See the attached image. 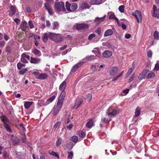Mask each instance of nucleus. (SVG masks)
I'll list each match as a JSON object with an SVG mask.
<instances>
[{"instance_id": "obj_32", "label": "nucleus", "mask_w": 159, "mask_h": 159, "mask_svg": "<svg viewBox=\"0 0 159 159\" xmlns=\"http://www.w3.org/2000/svg\"><path fill=\"white\" fill-rule=\"evenodd\" d=\"M63 101L58 99L57 105L56 106L59 109H61L62 106Z\"/></svg>"}, {"instance_id": "obj_19", "label": "nucleus", "mask_w": 159, "mask_h": 159, "mask_svg": "<svg viewBox=\"0 0 159 159\" xmlns=\"http://www.w3.org/2000/svg\"><path fill=\"white\" fill-rule=\"evenodd\" d=\"M106 117H102L101 119V122L103 123H107L109 122L111 120V117L106 116Z\"/></svg>"}, {"instance_id": "obj_58", "label": "nucleus", "mask_w": 159, "mask_h": 159, "mask_svg": "<svg viewBox=\"0 0 159 159\" xmlns=\"http://www.w3.org/2000/svg\"><path fill=\"white\" fill-rule=\"evenodd\" d=\"M147 55L149 57H151L152 56V52L151 50H149L147 53Z\"/></svg>"}, {"instance_id": "obj_40", "label": "nucleus", "mask_w": 159, "mask_h": 159, "mask_svg": "<svg viewBox=\"0 0 159 159\" xmlns=\"http://www.w3.org/2000/svg\"><path fill=\"white\" fill-rule=\"evenodd\" d=\"M71 140L74 142L76 143L78 140V138L77 136H74L71 138Z\"/></svg>"}, {"instance_id": "obj_1", "label": "nucleus", "mask_w": 159, "mask_h": 159, "mask_svg": "<svg viewBox=\"0 0 159 159\" xmlns=\"http://www.w3.org/2000/svg\"><path fill=\"white\" fill-rule=\"evenodd\" d=\"M1 119L3 122L4 127L6 131L9 133H12V130L10 128V125L11 124L9 120L5 116L2 115L0 117Z\"/></svg>"}, {"instance_id": "obj_39", "label": "nucleus", "mask_w": 159, "mask_h": 159, "mask_svg": "<svg viewBox=\"0 0 159 159\" xmlns=\"http://www.w3.org/2000/svg\"><path fill=\"white\" fill-rule=\"evenodd\" d=\"M78 134L81 138H84L85 136V132L82 131H79Z\"/></svg>"}, {"instance_id": "obj_11", "label": "nucleus", "mask_w": 159, "mask_h": 159, "mask_svg": "<svg viewBox=\"0 0 159 159\" xmlns=\"http://www.w3.org/2000/svg\"><path fill=\"white\" fill-rule=\"evenodd\" d=\"M83 102V100L81 98L77 99L75 102L74 106L73 107V108L77 109L81 104Z\"/></svg>"}, {"instance_id": "obj_61", "label": "nucleus", "mask_w": 159, "mask_h": 159, "mask_svg": "<svg viewBox=\"0 0 159 159\" xmlns=\"http://www.w3.org/2000/svg\"><path fill=\"white\" fill-rule=\"evenodd\" d=\"M44 70L47 72V73L50 74L51 71L49 67H46L44 69Z\"/></svg>"}, {"instance_id": "obj_49", "label": "nucleus", "mask_w": 159, "mask_h": 159, "mask_svg": "<svg viewBox=\"0 0 159 159\" xmlns=\"http://www.w3.org/2000/svg\"><path fill=\"white\" fill-rule=\"evenodd\" d=\"M119 11L121 13H123L124 11V6L123 5H121L119 7Z\"/></svg>"}, {"instance_id": "obj_63", "label": "nucleus", "mask_w": 159, "mask_h": 159, "mask_svg": "<svg viewBox=\"0 0 159 159\" xmlns=\"http://www.w3.org/2000/svg\"><path fill=\"white\" fill-rule=\"evenodd\" d=\"M34 40H39L40 39V37L39 36L37 35H34Z\"/></svg>"}, {"instance_id": "obj_56", "label": "nucleus", "mask_w": 159, "mask_h": 159, "mask_svg": "<svg viewBox=\"0 0 159 159\" xmlns=\"http://www.w3.org/2000/svg\"><path fill=\"white\" fill-rule=\"evenodd\" d=\"M120 76L119 75V74H118V75L114 77L113 79L112 80V81H114L116 80H118V78L120 77Z\"/></svg>"}, {"instance_id": "obj_24", "label": "nucleus", "mask_w": 159, "mask_h": 159, "mask_svg": "<svg viewBox=\"0 0 159 159\" xmlns=\"http://www.w3.org/2000/svg\"><path fill=\"white\" fill-rule=\"evenodd\" d=\"M32 52L35 56L40 57L41 55L40 52L37 49H34L32 51Z\"/></svg>"}, {"instance_id": "obj_17", "label": "nucleus", "mask_w": 159, "mask_h": 159, "mask_svg": "<svg viewBox=\"0 0 159 159\" xmlns=\"http://www.w3.org/2000/svg\"><path fill=\"white\" fill-rule=\"evenodd\" d=\"M24 107L27 109H28L34 103V102H32L26 101L24 102Z\"/></svg>"}, {"instance_id": "obj_23", "label": "nucleus", "mask_w": 159, "mask_h": 159, "mask_svg": "<svg viewBox=\"0 0 159 159\" xmlns=\"http://www.w3.org/2000/svg\"><path fill=\"white\" fill-rule=\"evenodd\" d=\"M90 3L91 5H99L102 3V0H91Z\"/></svg>"}, {"instance_id": "obj_54", "label": "nucleus", "mask_w": 159, "mask_h": 159, "mask_svg": "<svg viewBox=\"0 0 159 159\" xmlns=\"http://www.w3.org/2000/svg\"><path fill=\"white\" fill-rule=\"evenodd\" d=\"M135 77V74H133L130 77V78L129 79L128 82L130 83L132 81L134 80V78Z\"/></svg>"}, {"instance_id": "obj_26", "label": "nucleus", "mask_w": 159, "mask_h": 159, "mask_svg": "<svg viewBox=\"0 0 159 159\" xmlns=\"http://www.w3.org/2000/svg\"><path fill=\"white\" fill-rule=\"evenodd\" d=\"M11 12L9 14V16H12L14 15L16 11V9L15 7L12 6L10 8Z\"/></svg>"}, {"instance_id": "obj_31", "label": "nucleus", "mask_w": 159, "mask_h": 159, "mask_svg": "<svg viewBox=\"0 0 159 159\" xmlns=\"http://www.w3.org/2000/svg\"><path fill=\"white\" fill-rule=\"evenodd\" d=\"M140 108L139 107H137L135 109V116L136 117L139 116L140 114Z\"/></svg>"}, {"instance_id": "obj_52", "label": "nucleus", "mask_w": 159, "mask_h": 159, "mask_svg": "<svg viewBox=\"0 0 159 159\" xmlns=\"http://www.w3.org/2000/svg\"><path fill=\"white\" fill-rule=\"evenodd\" d=\"M6 51L7 53H10L11 52V48L9 46H7L5 48Z\"/></svg>"}, {"instance_id": "obj_48", "label": "nucleus", "mask_w": 159, "mask_h": 159, "mask_svg": "<svg viewBox=\"0 0 159 159\" xmlns=\"http://www.w3.org/2000/svg\"><path fill=\"white\" fill-rule=\"evenodd\" d=\"M145 76V75L141 73L138 76V78L139 80H141L144 78Z\"/></svg>"}, {"instance_id": "obj_36", "label": "nucleus", "mask_w": 159, "mask_h": 159, "mask_svg": "<svg viewBox=\"0 0 159 159\" xmlns=\"http://www.w3.org/2000/svg\"><path fill=\"white\" fill-rule=\"evenodd\" d=\"M153 36L155 39L158 40L159 39V33L158 31H156L154 32Z\"/></svg>"}, {"instance_id": "obj_9", "label": "nucleus", "mask_w": 159, "mask_h": 159, "mask_svg": "<svg viewBox=\"0 0 159 159\" xmlns=\"http://www.w3.org/2000/svg\"><path fill=\"white\" fill-rule=\"evenodd\" d=\"M44 6L45 9L48 11L49 14L50 15H52L53 11L52 7L48 1H46L45 2Z\"/></svg>"}, {"instance_id": "obj_35", "label": "nucleus", "mask_w": 159, "mask_h": 159, "mask_svg": "<svg viewBox=\"0 0 159 159\" xmlns=\"http://www.w3.org/2000/svg\"><path fill=\"white\" fill-rule=\"evenodd\" d=\"M26 22H24L21 26V30L23 31H25L26 29Z\"/></svg>"}, {"instance_id": "obj_14", "label": "nucleus", "mask_w": 159, "mask_h": 159, "mask_svg": "<svg viewBox=\"0 0 159 159\" xmlns=\"http://www.w3.org/2000/svg\"><path fill=\"white\" fill-rule=\"evenodd\" d=\"M107 14L110 19H114L117 21V23H118V19L116 16L113 12H109Z\"/></svg>"}, {"instance_id": "obj_60", "label": "nucleus", "mask_w": 159, "mask_h": 159, "mask_svg": "<svg viewBox=\"0 0 159 159\" xmlns=\"http://www.w3.org/2000/svg\"><path fill=\"white\" fill-rule=\"evenodd\" d=\"M28 23L30 29H32L34 28V25L31 21H29Z\"/></svg>"}, {"instance_id": "obj_57", "label": "nucleus", "mask_w": 159, "mask_h": 159, "mask_svg": "<svg viewBox=\"0 0 159 159\" xmlns=\"http://www.w3.org/2000/svg\"><path fill=\"white\" fill-rule=\"evenodd\" d=\"M21 141H22V143H25L26 142V136L25 134H24L23 135V137L22 138Z\"/></svg>"}, {"instance_id": "obj_50", "label": "nucleus", "mask_w": 159, "mask_h": 159, "mask_svg": "<svg viewBox=\"0 0 159 159\" xmlns=\"http://www.w3.org/2000/svg\"><path fill=\"white\" fill-rule=\"evenodd\" d=\"M95 33H97L98 35H100L101 33V28L100 27L98 28L95 31Z\"/></svg>"}, {"instance_id": "obj_21", "label": "nucleus", "mask_w": 159, "mask_h": 159, "mask_svg": "<svg viewBox=\"0 0 159 159\" xmlns=\"http://www.w3.org/2000/svg\"><path fill=\"white\" fill-rule=\"evenodd\" d=\"M155 73L153 72L148 73L146 76V79H153L155 76Z\"/></svg>"}, {"instance_id": "obj_42", "label": "nucleus", "mask_w": 159, "mask_h": 159, "mask_svg": "<svg viewBox=\"0 0 159 159\" xmlns=\"http://www.w3.org/2000/svg\"><path fill=\"white\" fill-rule=\"evenodd\" d=\"M119 26H121L123 30H125L126 28V26L125 24L123 23H121L118 21V23H117Z\"/></svg>"}, {"instance_id": "obj_41", "label": "nucleus", "mask_w": 159, "mask_h": 159, "mask_svg": "<svg viewBox=\"0 0 159 159\" xmlns=\"http://www.w3.org/2000/svg\"><path fill=\"white\" fill-rule=\"evenodd\" d=\"M17 66L18 69L19 70H20L22 67L25 66V65L23 64L20 62L17 63Z\"/></svg>"}, {"instance_id": "obj_51", "label": "nucleus", "mask_w": 159, "mask_h": 159, "mask_svg": "<svg viewBox=\"0 0 159 159\" xmlns=\"http://www.w3.org/2000/svg\"><path fill=\"white\" fill-rule=\"evenodd\" d=\"M73 154L72 152H68V155L67 156V158L69 159H72L73 157Z\"/></svg>"}, {"instance_id": "obj_18", "label": "nucleus", "mask_w": 159, "mask_h": 159, "mask_svg": "<svg viewBox=\"0 0 159 159\" xmlns=\"http://www.w3.org/2000/svg\"><path fill=\"white\" fill-rule=\"evenodd\" d=\"M48 77V75L47 74L42 73L39 74L37 78L40 80H43L46 79Z\"/></svg>"}, {"instance_id": "obj_8", "label": "nucleus", "mask_w": 159, "mask_h": 159, "mask_svg": "<svg viewBox=\"0 0 159 159\" xmlns=\"http://www.w3.org/2000/svg\"><path fill=\"white\" fill-rule=\"evenodd\" d=\"M30 57L29 56L27 55L25 53H23L21 56L20 60L24 63L28 62V60H30Z\"/></svg>"}, {"instance_id": "obj_12", "label": "nucleus", "mask_w": 159, "mask_h": 159, "mask_svg": "<svg viewBox=\"0 0 159 159\" xmlns=\"http://www.w3.org/2000/svg\"><path fill=\"white\" fill-rule=\"evenodd\" d=\"M102 55L104 57L108 58L112 56V52L111 51L109 50H106L102 53Z\"/></svg>"}, {"instance_id": "obj_62", "label": "nucleus", "mask_w": 159, "mask_h": 159, "mask_svg": "<svg viewBox=\"0 0 159 159\" xmlns=\"http://www.w3.org/2000/svg\"><path fill=\"white\" fill-rule=\"evenodd\" d=\"M154 70H159V65L157 63L156 64L154 68Z\"/></svg>"}, {"instance_id": "obj_16", "label": "nucleus", "mask_w": 159, "mask_h": 159, "mask_svg": "<svg viewBox=\"0 0 159 159\" xmlns=\"http://www.w3.org/2000/svg\"><path fill=\"white\" fill-rule=\"evenodd\" d=\"M66 81H63L60 85L59 87V90L61 91H65L66 86Z\"/></svg>"}, {"instance_id": "obj_30", "label": "nucleus", "mask_w": 159, "mask_h": 159, "mask_svg": "<svg viewBox=\"0 0 159 159\" xmlns=\"http://www.w3.org/2000/svg\"><path fill=\"white\" fill-rule=\"evenodd\" d=\"M61 109L58 108V107L55 106L53 109L52 112L53 113L54 115H57L59 112L60 109Z\"/></svg>"}, {"instance_id": "obj_59", "label": "nucleus", "mask_w": 159, "mask_h": 159, "mask_svg": "<svg viewBox=\"0 0 159 159\" xmlns=\"http://www.w3.org/2000/svg\"><path fill=\"white\" fill-rule=\"evenodd\" d=\"M149 71V70L148 69H146L143 70L142 72V73L145 76L147 73Z\"/></svg>"}, {"instance_id": "obj_55", "label": "nucleus", "mask_w": 159, "mask_h": 159, "mask_svg": "<svg viewBox=\"0 0 159 159\" xmlns=\"http://www.w3.org/2000/svg\"><path fill=\"white\" fill-rule=\"evenodd\" d=\"M92 99V95L91 94H89L87 98V100L88 101H90Z\"/></svg>"}, {"instance_id": "obj_22", "label": "nucleus", "mask_w": 159, "mask_h": 159, "mask_svg": "<svg viewBox=\"0 0 159 159\" xmlns=\"http://www.w3.org/2000/svg\"><path fill=\"white\" fill-rule=\"evenodd\" d=\"M49 32L48 33H44L43 34V40L44 42L46 43L48 40V38H49Z\"/></svg>"}, {"instance_id": "obj_7", "label": "nucleus", "mask_w": 159, "mask_h": 159, "mask_svg": "<svg viewBox=\"0 0 159 159\" xmlns=\"http://www.w3.org/2000/svg\"><path fill=\"white\" fill-rule=\"evenodd\" d=\"M132 15L136 17L138 23L141 22L142 15L140 11L136 10L134 12L132 13Z\"/></svg>"}, {"instance_id": "obj_38", "label": "nucleus", "mask_w": 159, "mask_h": 159, "mask_svg": "<svg viewBox=\"0 0 159 159\" xmlns=\"http://www.w3.org/2000/svg\"><path fill=\"white\" fill-rule=\"evenodd\" d=\"M134 68V66H133L132 67H130L128 70L127 72L126 73V76L127 77L131 73V72L133 71Z\"/></svg>"}, {"instance_id": "obj_2", "label": "nucleus", "mask_w": 159, "mask_h": 159, "mask_svg": "<svg viewBox=\"0 0 159 159\" xmlns=\"http://www.w3.org/2000/svg\"><path fill=\"white\" fill-rule=\"evenodd\" d=\"M54 9L55 11L58 12L66 11L65 4L64 2L62 1H56L54 5Z\"/></svg>"}, {"instance_id": "obj_46", "label": "nucleus", "mask_w": 159, "mask_h": 159, "mask_svg": "<svg viewBox=\"0 0 159 159\" xmlns=\"http://www.w3.org/2000/svg\"><path fill=\"white\" fill-rule=\"evenodd\" d=\"M55 98V96H53L47 99V101L49 103L52 102Z\"/></svg>"}, {"instance_id": "obj_29", "label": "nucleus", "mask_w": 159, "mask_h": 159, "mask_svg": "<svg viewBox=\"0 0 159 159\" xmlns=\"http://www.w3.org/2000/svg\"><path fill=\"white\" fill-rule=\"evenodd\" d=\"M90 7V6L86 3H82L80 7V8L82 9H89Z\"/></svg>"}, {"instance_id": "obj_27", "label": "nucleus", "mask_w": 159, "mask_h": 159, "mask_svg": "<svg viewBox=\"0 0 159 159\" xmlns=\"http://www.w3.org/2000/svg\"><path fill=\"white\" fill-rule=\"evenodd\" d=\"M93 125V121L91 119L87 122L86 125V126L87 127L91 128Z\"/></svg>"}, {"instance_id": "obj_44", "label": "nucleus", "mask_w": 159, "mask_h": 159, "mask_svg": "<svg viewBox=\"0 0 159 159\" xmlns=\"http://www.w3.org/2000/svg\"><path fill=\"white\" fill-rule=\"evenodd\" d=\"M27 70H28L27 68L22 69L19 71V73L20 74V75H23Z\"/></svg>"}, {"instance_id": "obj_4", "label": "nucleus", "mask_w": 159, "mask_h": 159, "mask_svg": "<svg viewBox=\"0 0 159 159\" xmlns=\"http://www.w3.org/2000/svg\"><path fill=\"white\" fill-rule=\"evenodd\" d=\"M89 26L86 23L77 24L75 25V29L78 31L80 32H84L87 30Z\"/></svg>"}, {"instance_id": "obj_43", "label": "nucleus", "mask_w": 159, "mask_h": 159, "mask_svg": "<svg viewBox=\"0 0 159 159\" xmlns=\"http://www.w3.org/2000/svg\"><path fill=\"white\" fill-rule=\"evenodd\" d=\"M129 90V89H127L124 90L121 93V95L123 96L126 95L128 93Z\"/></svg>"}, {"instance_id": "obj_15", "label": "nucleus", "mask_w": 159, "mask_h": 159, "mask_svg": "<svg viewBox=\"0 0 159 159\" xmlns=\"http://www.w3.org/2000/svg\"><path fill=\"white\" fill-rule=\"evenodd\" d=\"M41 62V59L37 58L31 57L30 62L32 63L39 64Z\"/></svg>"}, {"instance_id": "obj_37", "label": "nucleus", "mask_w": 159, "mask_h": 159, "mask_svg": "<svg viewBox=\"0 0 159 159\" xmlns=\"http://www.w3.org/2000/svg\"><path fill=\"white\" fill-rule=\"evenodd\" d=\"M152 16L159 19V9H158L156 12L155 11L154 13H153Z\"/></svg>"}, {"instance_id": "obj_64", "label": "nucleus", "mask_w": 159, "mask_h": 159, "mask_svg": "<svg viewBox=\"0 0 159 159\" xmlns=\"http://www.w3.org/2000/svg\"><path fill=\"white\" fill-rule=\"evenodd\" d=\"M5 44V43L4 41H3L0 42V47H3Z\"/></svg>"}, {"instance_id": "obj_53", "label": "nucleus", "mask_w": 159, "mask_h": 159, "mask_svg": "<svg viewBox=\"0 0 159 159\" xmlns=\"http://www.w3.org/2000/svg\"><path fill=\"white\" fill-rule=\"evenodd\" d=\"M95 36V35L94 34H90L88 36V39L89 40H91Z\"/></svg>"}, {"instance_id": "obj_10", "label": "nucleus", "mask_w": 159, "mask_h": 159, "mask_svg": "<svg viewBox=\"0 0 159 159\" xmlns=\"http://www.w3.org/2000/svg\"><path fill=\"white\" fill-rule=\"evenodd\" d=\"M110 75H114L118 72V69L116 66H113L111 68L109 71Z\"/></svg>"}, {"instance_id": "obj_28", "label": "nucleus", "mask_w": 159, "mask_h": 159, "mask_svg": "<svg viewBox=\"0 0 159 159\" xmlns=\"http://www.w3.org/2000/svg\"><path fill=\"white\" fill-rule=\"evenodd\" d=\"M66 95V92L65 91H62L58 99L62 101L64 100Z\"/></svg>"}, {"instance_id": "obj_13", "label": "nucleus", "mask_w": 159, "mask_h": 159, "mask_svg": "<svg viewBox=\"0 0 159 159\" xmlns=\"http://www.w3.org/2000/svg\"><path fill=\"white\" fill-rule=\"evenodd\" d=\"M106 15H105L103 17L99 18L98 17H96L94 19V21L98 25L101 22L103 21L106 19Z\"/></svg>"}, {"instance_id": "obj_45", "label": "nucleus", "mask_w": 159, "mask_h": 159, "mask_svg": "<svg viewBox=\"0 0 159 159\" xmlns=\"http://www.w3.org/2000/svg\"><path fill=\"white\" fill-rule=\"evenodd\" d=\"M85 59L88 61H90L93 60L95 59V56H94L91 55L89 56H87L85 57Z\"/></svg>"}, {"instance_id": "obj_34", "label": "nucleus", "mask_w": 159, "mask_h": 159, "mask_svg": "<svg viewBox=\"0 0 159 159\" xmlns=\"http://www.w3.org/2000/svg\"><path fill=\"white\" fill-rule=\"evenodd\" d=\"M79 64H76L72 68L71 71L72 72H75L76 71L79 67Z\"/></svg>"}, {"instance_id": "obj_6", "label": "nucleus", "mask_w": 159, "mask_h": 159, "mask_svg": "<svg viewBox=\"0 0 159 159\" xmlns=\"http://www.w3.org/2000/svg\"><path fill=\"white\" fill-rule=\"evenodd\" d=\"M117 111V110L116 108L113 107H110L108 109L106 115L107 116L111 117V116H114L116 114Z\"/></svg>"}, {"instance_id": "obj_20", "label": "nucleus", "mask_w": 159, "mask_h": 159, "mask_svg": "<svg viewBox=\"0 0 159 159\" xmlns=\"http://www.w3.org/2000/svg\"><path fill=\"white\" fill-rule=\"evenodd\" d=\"M113 31L111 29H108L107 30L104 34V37H107L111 35L113 33Z\"/></svg>"}, {"instance_id": "obj_3", "label": "nucleus", "mask_w": 159, "mask_h": 159, "mask_svg": "<svg viewBox=\"0 0 159 159\" xmlns=\"http://www.w3.org/2000/svg\"><path fill=\"white\" fill-rule=\"evenodd\" d=\"M49 38L57 43H60L63 40L61 35L58 33L56 34L55 33L49 32Z\"/></svg>"}, {"instance_id": "obj_5", "label": "nucleus", "mask_w": 159, "mask_h": 159, "mask_svg": "<svg viewBox=\"0 0 159 159\" xmlns=\"http://www.w3.org/2000/svg\"><path fill=\"white\" fill-rule=\"evenodd\" d=\"M66 7L67 10L70 12H73L75 11L77 8L78 6L75 3H74L71 4L67 1L66 3Z\"/></svg>"}, {"instance_id": "obj_33", "label": "nucleus", "mask_w": 159, "mask_h": 159, "mask_svg": "<svg viewBox=\"0 0 159 159\" xmlns=\"http://www.w3.org/2000/svg\"><path fill=\"white\" fill-rule=\"evenodd\" d=\"M62 139L60 137H57V140L56 141V146L57 147L59 146L61 143Z\"/></svg>"}, {"instance_id": "obj_47", "label": "nucleus", "mask_w": 159, "mask_h": 159, "mask_svg": "<svg viewBox=\"0 0 159 159\" xmlns=\"http://www.w3.org/2000/svg\"><path fill=\"white\" fill-rule=\"evenodd\" d=\"M49 154L51 155H52L57 158H59V156L58 155L57 153L54 151H52L51 152H49Z\"/></svg>"}, {"instance_id": "obj_25", "label": "nucleus", "mask_w": 159, "mask_h": 159, "mask_svg": "<svg viewBox=\"0 0 159 159\" xmlns=\"http://www.w3.org/2000/svg\"><path fill=\"white\" fill-rule=\"evenodd\" d=\"M52 29L53 30H58L59 28V24L57 21H55L52 24Z\"/></svg>"}]
</instances>
